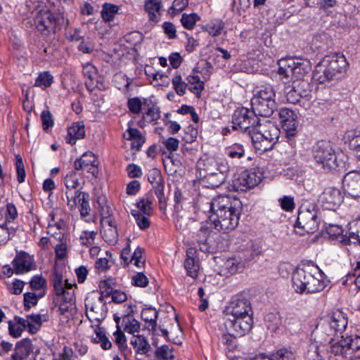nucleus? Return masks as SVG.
<instances>
[{
    "label": "nucleus",
    "instance_id": "obj_1",
    "mask_svg": "<svg viewBox=\"0 0 360 360\" xmlns=\"http://www.w3.org/2000/svg\"><path fill=\"white\" fill-rule=\"evenodd\" d=\"M241 202L229 195H219L210 202V220L215 229L223 233L233 230L238 224Z\"/></svg>",
    "mask_w": 360,
    "mask_h": 360
},
{
    "label": "nucleus",
    "instance_id": "obj_2",
    "mask_svg": "<svg viewBox=\"0 0 360 360\" xmlns=\"http://www.w3.org/2000/svg\"><path fill=\"white\" fill-rule=\"evenodd\" d=\"M292 284L299 294H312L322 291L326 286L325 276L311 263L300 265L292 274Z\"/></svg>",
    "mask_w": 360,
    "mask_h": 360
},
{
    "label": "nucleus",
    "instance_id": "obj_3",
    "mask_svg": "<svg viewBox=\"0 0 360 360\" xmlns=\"http://www.w3.org/2000/svg\"><path fill=\"white\" fill-rule=\"evenodd\" d=\"M349 63L341 53L326 56L316 66L313 77L319 83L337 81L342 79L347 72Z\"/></svg>",
    "mask_w": 360,
    "mask_h": 360
},
{
    "label": "nucleus",
    "instance_id": "obj_4",
    "mask_svg": "<svg viewBox=\"0 0 360 360\" xmlns=\"http://www.w3.org/2000/svg\"><path fill=\"white\" fill-rule=\"evenodd\" d=\"M313 156L316 162L328 172L345 168L348 161L346 154L336 152L330 143L323 141H319L314 147Z\"/></svg>",
    "mask_w": 360,
    "mask_h": 360
},
{
    "label": "nucleus",
    "instance_id": "obj_5",
    "mask_svg": "<svg viewBox=\"0 0 360 360\" xmlns=\"http://www.w3.org/2000/svg\"><path fill=\"white\" fill-rule=\"evenodd\" d=\"M276 91L271 85H265L255 91L251 100L253 110L262 117L271 116L276 109Z\"/></svg>",
    "mask_w": 360,
    "mask_h": 360
},
{
    "label": "nucleus",
    "instance_id": "obj_6",
    "mask_svg": "<svg viewBox=\"0 0 360 360\" xmlns=\"http://www.w3.org/2000/svg\"><path fill=\"white\" fill-rule=\"evenodd\" d=\"M251 135L252 142L257 148L261 150H267L271 149L278 139L280 131L278 128L271 121H259L255 129H253Z\"/></svg>",
    "mask_w": 360,
    "mask_h": 360
},
{
    "label": "nucleus",
    "instance_id": "obj_7",
    "mask_svg": "<svg viewBox=\"0 0 360 360\" xmlns=\"http://www.w3.org/2000/svg\"><path fill=\"white\" fill-rule=\"evenodd\" d=\"M278 74L285 83L302 79L311 70L308 60L281 59L278 61Z\"/></svg>",
    "mask_w": 360,
    "mask_h": 360
},
{
    "label": "nucleus",
    "instance_id": "obj_8",
    "mask_svg": "<svg viewBox=\"0 0 360 360\" xmlns=\"http://www.w3.org/2000/svg\"><path fill=\"white\" fill-rule=\"evenodd\" d=\"M52 284L57 296V302L59 304L60 310L64 313L74 302V290L72 284L69 283L68 280H63V275L58 270H55Z\"/></svg>",
    "mask_w": 360,
    "mask_h": 360
},
{
    "label": "nucleus",
    "instance_id": "obj_9",
    "mask_svg": "<svg viewBox=\"0 0 360 360\" xmlns=\"http://www.w3.org/2000/svg\"><path fill=\"white\" fill-rule=\"evenodd\" d=\"M86 315L95 326H99L105 319L108 309L102 295L92 293L85 299Z\"/></svg>",
    "mask_w": 360,
    "mask_h": 360
},
{
    "label": "nucleus",
    "instance_id": "obj_10",
    "mask_svg": "<svg viewBox=\"0 0 360 360\" xmlns=\"http://www.w3.org/2000/svg\"><path fill=\"white\" fill-rule=\"evenodd\" d=\"M255 113L254 110L251 111L245 108L235 110L233 116V129H240L248 132L251 136L254 131L253 129H255L259 121Z\"/></svg>",
    "mask_w": 360,
    "mask_h": 360
},
{
    "label": "nucleus",
    "instance_id": "obj_11",
    "mask_svg": "<svg viewBox=\"0 0 360 360\" xmlns=\"http://www.w3.org/2000/svg\"><path fill=\"white\" fill-rule=\"evenodd\" d=\"M226 331L232 335H244L253 326V318L250 315L229 316L224 317Z\"/></svg>",
    "mask_w": 360,
    "mask_h": 360
},
{
    "label": "nucleus",
    "instance_id": "obj_12",
    "mask_svg": "<svg viewBox=\"0 0 360 360\" xmlns=\"http://www.w3.org/2000/svg\"><path fill=\"white\" fill-rule=\"evenodd\" d=\"M318 227L316 210L314 207L311 210L302 207L298 212L297 222L295 225V231L300 235H303L305 233L315 232Z\"/></svg>",
    "mask_w": 360,
    "mask_h": 360
},
{
    "label": "nucleus",
    "instance_id": "obj_13",
    "mask_svg": "<svg viewBox=\"0 0 360 360\" xmlns=\"http://www.w3.org/2000/svg\"><path fill=\"white\" fill-rule=\"evenodd\" d=\"M204 171L211 186L218 187L225 181V173L228 170L226 163L219 162L214 158H207L204 163Z\"/></svg>",
    "mask_w": 360,
    "mask_h": 360
},
{
    "label": "nucleus",
    "instance_id": "obj_14",
    "mask_svg": "<svg viewBox=\"0 0 360 360\" xmlns=\"http://www.w3.org/2000/svg\"><path fill=\"white\" fill-rule=\"evenodd\" d=\"M322 326L328 335L342 333L347 325V319L345 314L339 310L333 311L322 320Z\"/></svg>",
    "mask_w": 360,
    "mask_h": 360
},
{
    "label": "nucleus",
    "instance_id": "obj_15",
    "mask_svg": "<svg viewBox=\"0 0 360 360\" xmlns=\"http://www.w3.org/2000/svg\"><path fill=\"white\" fill-rule=\"evenodd\" d=\"M329 343L331 353L335 355H345L349 351L353 352L360 349V337L358 335L342 336L338 341L331 338Z\"/></svg>",
    "mask_w": 360,
    "mask_h": 360
},
{
    "label": "nucleus",
    "instance_id": "obj_16",
    "mask_svg": "<svg viewBox=\"0 0 360 360\" xmlns=\"http://www.w3.org/2000/svg\"><path fill=\"white\" fill-rule=\"evenodd\" d=\"M59 20L60 18L56 16L49 10H40L34 18V25L39 32L49 34L55 32Z\"/></svg>",
    "mask_w": 360,
    "mask_h": 360
},
{
    "label": "nucleus",
    "instance_id": "obj_17",
    "mask_svg": "<svg viewBox=\"0 0 360 360\" xmlns=\"http://www.w3.org/2000/svg\"><path fill=\"white\" fill-rule=\"evenodd\" d=\"M342 188L346 194L354 199L360 198V172H347L342 179Z\"/></svg>",
    "mask_w": 360,
    "mask_h": 360
},
{
    "label": "nucleus",
    "instance_id": "obj_18",
    "mask_svg": "<svg viewBox=\"0 0 360 360\" xmlns=\"http://www.w3.org/2000/svg\"><path fill=\"white\" fill-rule=\"evenodd\" d=\"M74 165L76 170H82L94 177L98 173L97 158L91 151L84 153L80 158L77 159Z\"/></svg>",
    "mask_w": 360,
    "mask_h": 360
},
{
    "label": "nucleus",
    "instance_id": "obj_19",
    "mask_svg": "<svg viewBox=\"0 0 360 360\" xmlns=\"http://www.w3.org/2000/svg\"><path fill=\"white\" fill-rule=\"evenodd\" d=\"M12 265L15 267L17 275L25 274L36 269L34 256L24 251L17 252L12 261Z\"/></svg>",
    "mask_w": 360,
    "mask_h": 360
},
{
    "label": "nucleus",
    "instance_id": "obj_20",
    "mask_svg": "<svg viewBox=\"0 0 360 360\" xmlns=\"http://www.w3.org/2000/svg\"><path fill=\"white\" fill-rule=\"evenodd\" d=\"M252 314L250 302L245 298L232 300L224 311V316Z\"/></svg>",
    "mask_w": 360,
    "mask_h": 360
},
{
    "label": "nucleus",
    "instance_id": "obj_21",
    "mask_svg": "<svg viewBox=\"0 0 360 360\" xmlns=\"http://www.w3.org/2000/svg\"><path fill=\"white\" fill-rule=\"evenodd\" d=\"M342 200L343 196L340 191L334 187L326 188L321 195L322 203L328 210H335Z\"/></svg>",
    "mask_w": 360,
    "mask_h": 360
},
{
    "label": "nucleus",
    "instance_id": "obj_22",
    "mask_svg": "<svg viewBox=\"0 0 360 360\" xmlns=\"http://www.w3.org/2000/svg\"><path fill=\"white\" fill-rule=\"evenodd\" d=\"M263 174L257 169L243 172L238 181L245 188H252L257 186L262 180Z\"/></svg>",
    "mask_w": 360,
    "mask_h": 360
},
{
    "label": "nucleus",
    "instance_id": "obj_23",
    "mask_svg": "<svg viewBox=\"0 0 360 360\" xmlns=\"http://www.w3.org/2000/svg\"><path fill=\"white\" fill-rule=\"evenodd\" d=\"M101 234L103 240L109 245H114L118 240V233L115 221L108 217L101 219Z\"/></svg>",
    "mask_w": 360,
    "mask_h": 360
},
{
    "label": "nucleus",
    "instance_id": "obj_24",
    "mask_svg": "<svg viewBox=\"0 0 360 360\" xmlns=\"http://www.w3.org/2000/svg\"><path fill=\"white\" fill-rule=\"evenodd\" d=\"M184 267L188 276L193 278H195L198 276L200 269V263L195 248H189L187 249Z\"/></svg>",
    "mask_w": 360,
    "mask_h": 360
},
{
    "label": "nucleus",
    "instance_id": "obj_25",
    "mask_svg": "<svg viewBox=\"0 0 360 360\" xmlns=\"http://www.w3.org/2000/svg\"><path fill=\"white\" fill-rule=\"evenodd\" d=\"M59 210H53L50 212L48 219L47 233L56 240H58V233L55 231V229L59 232H63L66 226V223L59 216Z\"/></svg>",
    "mask_w": 360,
    "mask_h": 360
},
{
    "label": "nucleus",
    "instance_id": "obj_26",
    "mask_svg": "<svg viewBox=\"0 0 360 360\" xmlns=\"http://www.w3.org/2000/svg\"><path fill=\"white\" fill-rule=\"evenodd\" d=\"M244 268L245 262L241 258H229L224 263L220 274L224 276L228 277L229 276L243 271Z\"/></svg>",
    "mask_w": 360,
    "mask_h": 360
},
{
    "label": "nucleus",
    "instance_id": "obj_27",
    "mask_svg": "<svg viewBox=\"0 0 360 360\" xmlns=\"http://www.w3.org/2000/svg\"><path fill=\"white\" fill-rule=\"evenodd\" d=\"M162 7L161 0H146L144 8L148 13V19L151 22H157L161 15Z\"/></svg>",
    "mask_w": 360,
    "mask_h": 360
},
{
    "label": "nucleus",
    "instance_id": "obj_28",
    "mask_svg": "<svg viewBox=\"0 0 360 360\" xmlns=\"http://www.w3.org/2000/svg\"><path fill=\"white\" fill-rule=\"evenodd\" d=\"M85 136L84 125L82 122L73 123L68 128L66 136L67 143L74 145L77 140L84 138Z\"/></svg>",
    "mask_w": 360,
    "mask_h": 360
},
{
    "label": "nucleus",
    "instance_id": "obj_29",
    "mask_svg": "<svg viewBox=\"0 0 360 360\" xmlns=\"http://www.w3.org/2000/svg\"><path fill=\"white\" fill-rule=\"evenodd\" d=\"M129 252L130 250L128 248L124 249L122 252V257L126 262L129 259ZM143 248L138 247L130 257V263H133L139 268L143 266L145 264V259L143 258Z\"/></svg>",
    "mask_w": 360,
    "mask_h": 360
},
{
    "label": "nucleus",
    "instance_id": "obj_30",
    "mask_svg": "<svg viewBox=\"0 0 360 360\" xmlns=\"http://www.w3.org/2000/svg\"><path fill=\"white\" fill-rule=\"evenodd\" d=\"M42 318L43 316L40 314H30L24 319L25 328L30 333H36L40 328L42 321H46L45 316H44V319Z\"/></svg>",
    "mask_w": 360,
    "mask_h": 360
},
{
    "label": "nucleus",
    "instance_id": "obj_31",
    "mask_svg": "<svg viewBox=\"0 0 360 360\" xmlns=\"http://www.w3.org/2000/svg\"><path fill=\"white\" fill-rule=\"evenodd\" d=\"M25 328L24 318L15 316L13 321H8L9 334L15 338L20 337Z\"/></svg>",
    "mask_w": 360,
    "mask_h": 360
},
{
    "label": "nucleus",
    "instance_id": "obj_32",
    "mask_svg": "<svg viewBox=\"0 0 360 360\" xmlns=\"http://www.w3.org/2000/svg\"><path fill=\"white\" fill-rule=\"evenodd\" d=\"M158 313L155 308H145L141 311V318L146 323H148V327H150L152 330H155L157 326V319Z\"/></svg>",
    "mask_w": 360,
    "mask_h": 360
},
{
    "label": "nucleus",
    "instance_id": "obj_33",
    "mask_svg": "<svg viewBox=\"0 0 360 360\" xmlns=\"http://www.w3.org/2000/svg\"><path fill=\"white\" fill-rule=\"evenodd\" d=\"M186 80L188 85H190L189 90L199 98L201 95V92L204 89V82L200 80L198 75H188Z\"/></svg>",
    "mask_w": 360,
    "mask_h": 360
},
{
    "label": "nucleus",
    "instance_id": "obj_34",
    "mask_svg": "<svg viewBox=\"0 0 360 360\" xmlns=\"http://www.w3.org/2000/svg\"><path fill=\"white\" fill-rule=\"evenodd\" d=\"M123 137L132 141V147L139 148L144 143V139L137 129L129 128L123 134Z\"/></svg>",
    "mask_w": 360,
    "mask_h": 360
},
{
    "label": "nucleus",
    "instance_id": "obj_35",
    "mask_svg": "<svg viewBox=\"0 0 360 360\" xmlns=\"http://www.w3.org/2000/svg\"><path fill=\"white\" fill-rule=\"evenodd\" d=\"M58 243L55 247L56 257L57 259H63L67 255L68 238L63 232H58Z\"/></svg>",
    "mask_w": 360,
    "mask_h": 360
},
{
    "label": "nucleus",
    "instance_id": "obj_36",
    "mask_svg": "<svg viewBox=\"0 0 360 360\" xmlns=\"http://www.w3.org/2000/svg\"><path fill=\"white\" fill-rule=\"evenodd\" d=\"M134 350L139 354H146L150 347L146 340L143 336L135 335L130 340Z\"/></svg>",
    "mask_w": 360,
    "mask_h": 360
},
{
    "label": "nucleus",
    "instance_id": "obj_37",
    "mask_svg": "<svg viewBox=\"0 0 360 360\" xmlns=\"http://www.w3.org/2000/svg\"><path fill=\"white\" fill-rule=\"evenodd\" d=\"M44 296V292H39L38 293L27 292L23 295L24 307L25 310H29L31 307L37 305L39 300Z\"/></svg>",
    "mask_w": 360,
    "mask_h": 360
},
{
    "label": "nucleus",
    "instance_id": "obj_38",
    "mask_svg": "<svg viewBox=\"0 0 360 360\" xmlns=\"http://www.w3.org/2000/svg\"><path fill=\"white\" fill-rule=\"evenodd\" d=\"M119 8L117 6L105 3L103 5L101 10V16L103 20L110 22L114 19L115 14L117 13Z\"/></svg>",
    "mask_w": 360,
    "mask_h": 360
},
{
    "label": "nucleus",
    "instance_id": "obj_39",
    "mask_svg": "<svg viewBox=\"0 0 360 360\" xmlns=\"http://www.w3.org/2000/svg\"><path fill=\"white\" fill-rule=\"evenodd\" d=\"M124 324V330L130 334L139 333L140 330L139 322L132 316H125L122 320Z\"/></svg>",
    "mask_w": 360,
    "mask_h": 360
},
{
    "label": "nucleus",
    "instance_id": "obj_40",
    "mask_svg": "<svg viewBox=\"0 0 360 360\" xmlns=\"http://www.w3.org/2000/svg\"><path fill=\"white\" fill-rule=\"evenodd\" d=\"M115 285V280L112 278H108L105 280H103L99 283V289L101 294L103 297L104 296H110L115 290L114 287Z\"/></svg>",
    "mask_w": 360,
    "mask_h": 360
},
{
    "label": "nucleus",
    "instance_id": "obj_41",
    "mask_svg": "<svg viewBox=\"0 0 360 360\" xmlns=\"http://www.w3.org/2000/svg\"><path fill=\"white\" fill-rule=\"evenodd\" d=\"M29 284L32 290L46 293V281L41 275L33 276Z\"/></svg>",
    "mask_w": 360,
    "mask_h": 360
},
{
    "label": "nucleus",
    "instance_id": "obj_42",
    "mask_svg": "<svg viewBox=\"0 0 360 360\" xmlns=\"http://www.w3.org/2000/svg\"><path fill=\"white\" fill-rule=\"evenodd\" d=\"M79 193H85L84 192L79 191V190H76L74 191H66L65 195L67 198V204L70 209H75L79 204L82 202V198L80 195L79 196Z\"/></svg>",
    "mask_w": 360,
    "mask_h": 360
},
{
    "label": "nucleus",
    "instance_id": "obj_43",
    "mask_svg": "<svg viewBox=\"0 0 360 360\" xmlns=\"http://www.w3.org/2000/svg\"><path fill=\"white\" fill-rule=\"evenodd\" d=\"M64 184L66 187V191H74L77 190L79 185L78 175L75 172H70L65 176L64 179Z\"/></svg>",
    "mask_w": 360,
    "mask_h": 360
},
{
    "label": "nucleus",
    "instance_id": "obj_44",
    "mask_svg": "<svg viewBox=\"0 0 360 360\" xmlns=\"http://www.w3.org/2000/svg\"><path fill=\"white\" fill-rule=\"evenodd\" d=\"M173 88L179 96H183L186 94L188 87V83H186L180 75H176L172 80Z\"/></svg>",
    "mask_w": 360,
    "mask_h": 360
},
{
    "label": "nucleus",
    "instance_id": "obj_45",
    "mask_svg": "<svg viewBox=\"0 0 360 360\" xmlns=\"http://www.w3.org/2000/svg\"><path fill=\"white\" fill-rule=\"evenodd\" d=\"M346 142L348 143L351 150L355 152V155L360 150V134L356 132H350L345 137Z\"/></svg>",
    "mask_w": 360,
    "mask_h": 360
},
{
    "label": "nucleus",
    "instance_id": "obj_46",
    "mask_svg": "<svg viewBox=\"0 0 360 360\" xmlns=\"http://www.w3.org/2000/svg\"><path fill=\"white\" fill-rule=\"evenodd\" d=\"M224 29V24L222 21L217 20L207 24L205 30L213 37L219 36Z\"/></svg>",
    "mask_w": 360,
    "mask_h": 360
},
{
    "label": "nucleus",
    "instance_id": "obj_47",
    "mask_svg": "<svg viewBox=\"0 0 360 360\" xmlns=\"http://www.w3.org/2000/svg\"><path fill=\"white\" fill-rule=\"evenodd\" d=\"M172 348L168 345H162L155 350V356L159 360H173Z\"/></svg>",
    "mask_w": 360,
    "mask_h": 360
},
{
    "label": "nucleus",
    "instance_id": "obj_48",
    "mask_svg": "<svg viewBox=\"0 0 360 360\" xmlns=\"http://www.w3.org/2000/svg\"><path fill=\"white\" fill-rule=\"evenodd\" d=\"M200 17L196 13L186 14L184 13L181 18V22L184 28L192 30Z\"/></svg>",
    "mask_w": 360,
    "mask_h": 360
},
{
    "label": "nucleus",
    "instance_id": "obj_49",
    "mask_svg": "<svg viewBox=\"0 0 360 360\" xmlns=\"http://www.w3.org/2000/svg\"><path fill=\"white\" fill-rule=\"evenodd\" d=\"M270 360H295V354L287 349H281L271 355Z\"/></svg>",
    "mask_w": 360,
    "mask_h": 360
},
{
    "label": "nucleus",
    "instance_id": "obj_50",
    "mask_svg": "<svg viewBox=\"0 0 360 360\" xmlns=\"http://www.w3.org/2000/svg\"><path fill=\"white\" fill-rule=\"evenodd\" d=\"M131 214L134 217L136 222L141 229H146L150 226V221L146 214H142L139 210H132Z\"/></svg>",
    "mask_w": 360,
    "mask_h": 360
},
{
    "label": "nucleus",
    "instance_id": "obj_51",
    "mask_svg": "<svg viewBox=\"0 0 360 360\" xmlns=\"http://www.w3.org/2000/svg\"><path fill=\"white\" fill-rule=\"evenodd\" d=\"M53 82V77L49 72H44L41 73L35 81V86L46 88L51 86Z\"/></svg>",
    "mask_w": 360,
    "mask_h": 360
},
{
    "label": "nucleus",
    "instance_id": "obj_52",
    "mask_svg": "<svg viewBox=\"0 0 360 360\" xmlns=\"http://www.w3.org/2000/svg\"><path fill=\"white\" fill-rule=\"evenodd\" d=\"M16 350L25 357L32 351V341L29 339H23L16 345Z\"/></svg>",
    "mask_w": 360,
    "mask_h": 360
},
{
    "label": "nucleus",
    "instance_id": "obj_53",
    "mask_svg": "<svg viewBox=\"0 0 360 360\" xmlns=\"http://www.w3.org/2000/svg\"><path fill=\"white\" fill-rule=\"evenodd\" d=\"M162 335L167 338L169 340H172L175 344H180L181 343V338L182 336V331L181 328L179 327V324H177L174 328V331L171 332V336L169 337V333L167 329H162Z\"/></svg>",
    "mask_w": 360,
    "mask_h": 360
},
{
    "label": "nucleus",
    "instance_id": "obj_54",
    "mask_svg": "<svg viewBox=\"0 0 360 360\" xmlns=\"http://www.w3.org/2000/svg\"><path fill=\"white\" fill-rule=\"evenodd\" d=\"M97 232L94 231H84L80 235L81 243L86 247L91 246L94 243V239Z\"/></svg>",
    "mask_w": 360,
    "mask_h": 360
},
{
    "label": "nucleus",
    "instance_id": "obj_55",
    "mask_svg": "<svg viewBox=\"0 0 360 360\" xmlns=\"http://www.w3.org/2000/svg\"><path fill=\"white\" fill-rule=\"evenodd\" d=\"M79 196L82 198V202L79 204L80 214L82 217L89 214L90 211V206L89 203V194L79 193Z\"/></svg>",
    "mask_w": 360,
    "mask_h": 360
},
{
    "label": "nucleus",
    "instance_id": "obj_56",
    "mask_svg": "<svg viewBox=\"0 0 360 360\" xmlns=\"http://www.w3.org/2000/svg\"><path fill=\"white\" fill-rule=\"evenodd\" d=\"M226 155L232 159H240L245 155V150L241 145H234L226 150Z\"/></svg>",
    "mask_w": 360,
    "mask_h": 360
},
{
    "label": "nucleus",
    "instance_id": "obj_57",
    "mask_svg": "<svg viewBox=\"0 0 360 360\" xmlns=\"http://www.w3.org/2000/svg\"><path fill=\"white\" fill-rule=\"evenodd\" d=\"M25 283L20 279H15L10 284H7L8 291L13 295H20L24 288Z\"/></svg>",
    "mask_w": 360,
    "mask_h": 360
},
{
    "label": "nucleus",
    "instance_id": "obj_58",
    "mask_svg": "<svg viewBox=\"0 0 360 360\" xmlns=\"http://www.w3.org/2000/svg\"><path fill=\"white\" fill-rule=\"evenodd\" d=\"M16 172H17V179L19 183H22L25 179V171L24 168V164L22 158L18 155L16 156Z\"/></svg>",
    "mask_w": 360,
    "mask_h": 360
},
{
    "label": "nucleus",
    "instance_id": "obj_59",
    "mask_svg": "<svg viewBox=\"0 0 360 360\" xmlns=\"http://www.w3.org/2000/svg\"><path fill=\"white\" fill-rule=\"evenodd\" d=\"M282 126L283 129L285 131L287 136H293L296 134L297 122L295 118L282 123Z\"/></svg>",
    "mask_w": 360,
    "mask_h": 360
},
{
    "label": "nucleus",
    "instance_id": "obj_60",
    "mask_svg": "<svg viewBox=\"0 0 360 360\" xmlns=\"http://www.w3.org/2000/svg\"><path fill=\"white\" fill-rule=\"evenodd\" d=\"M82 72L84 77L93 81L97 75V69L91 63H86L83 65Z\"/></svg>",
    "mask_w": 360,
    "mask_h": 360
},
{
    "label": "nucleus",
    "instance_id": "obj_61",
    "mask_svg": "<svg viewBox=\"0 0 360 360\" xmlns=\"http://www.w3.org/2000/svg\"><path fill=\"white\" fill-rule=\"evenodd\" d=\"M144 117L149 122H154L160 117V112L157 106L153 105L149 108L144 114Z\"/></svg>",
    "mask_w": 360,
    "mask_h": 360
},
{
    "label": "nucleus",
    "instance_id": "obj_62",
    "mask_svg": "<svg viewBox=\"0 0 360 360\" xmlns=\"http://www.w3.org/2000/svg\"><path fill=\"white\" fill-rule=\"evenodd\" d=\"M162 143L165 148L170 153L176 151L179 145V141L173 137L163 139Z\"/></svg>",
    "mask_w": 360,
    "mask_h": 360
},
{
    "label": "nucleus",
    "instance_id": "obj_63",
    "mask_svg": "<svg viewBox=\"0 0 360 360\" xmlns=\"http://www.w3.org/2000/svg\"><path fill=\"white\" fill-rule=\"evenodd\" d=\"M131 282L134 285L143 288L148 285V279L143 273H137L133 276Z\"/></svg>",
    "mask_w": 360,
    "mask_h": 360
},
{
    "label": "nucleus",
    "instance_id": "obj_64",
    "mask_svg": "<svg viewBox=\"0 0 360 360\" xmlns=\"http://www.w3.org/2000/svg\"><path fill=\"white\" fill-rule=\"evenodd\" d=\"M152 202L148 198H143L137 203V207L143 214L149 215L152 207Z\"/></svg>",
    "mask_w": 360,
    "mask_h": 360
}]
</instances>
